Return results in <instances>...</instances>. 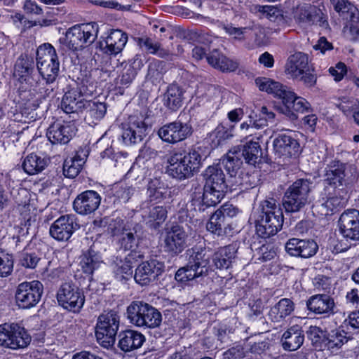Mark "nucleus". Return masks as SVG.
Segmentation results:
<instances>
[{
	"instance_id": "nucleus-32",
	"label": "nucleus",
	"mask_w": 359,
	"mask_h": 359,
	"mask_svg": "<svg viewBox=\"0 0 359 359\" xmlns=\"http://www.w3.org/2000/svg\"><path fill=\"white\" fill-rule=\"evenodd\" d=\"M42 294V284L38 280L24 283V309L36 305Z\"/></svg>"
},
{
	"instance_id": "nucleus-58",
	"label": "nucleus",
	"mask_w": 359,
	"mask_h": 359,
	"mask_svg": "<svg viewBox=\"0 0 359 359\" xmlns=\"http://www.w3.org/2000/svg\"><path fill=\"white\" fill-rule=\"evenodd\" d=\"M137 74V70L131 65H126L120 79L121 84L127 85L132 82Z\"/></svg>"
},
{
	"instance_id": "nucleus-11",
	"label": "nucleus",
	"mask_w": 359,
	"mask_h": 359,
	"mask_svg": "<svg viewBox=\"0 0 359 359\" xmlns=\"http://www.w3.org/2000/svg\"><path fill=\"white\" fill-rule=\"evenodd\" d=\"M57 300L65 309L78 313L85 302V296L80 289L72 281L63 283L57 292Z\"/></svg>"
},
{
	"instance_id": "nucleus-40",
	"label": "nucleus",
	"mask_w": 359,
	"mask_h": 359,
	"mask_svg": "<svg viewBox=\"0 0 359 359\" xmlns=\"http://www.w3.org/2000/svg\"><path fill=\"white\" fill-rule=\"evenodd\" d=\"M102 262L100 257L93 250H90L88 252L83 254L80 265L85 273L92 274L93 271L100 268Z\"/></svg>"
},
{
	"instance_id": "nucleus-47",
	"label": "nucleus",
	"mask_w": 359,
	"mask_h": 359,
	"mask_svg": "<svg viewBox=\"0 0 359 359\" xmlns=\"http://www.w3.org/2000/svg\"><path fill=\"white\" fill-rule=\"evenodd\" d=\"M36 54L37 65L42 62H49L50 61L57 58L54 47L48 43L40 46L37 48Z\"/></svg>"
},
{
	"instance_id": "nucleus-8",
	"label": "nucleus",
	"mask_w": 359,
	"mask_h": 359,
	"mask_svg": "<svg viewBox=\"0 0 359 359\" xmlns=\"http://www.w3.org/2000/svg\"><path fill=\"white\" fill-rule=\"evenodd\" d=\"M312 182L308 180L299 179L287 189L283 198V205L287 212L302 210L311 202Z\"/></svg>"
},
{
	"instance_id": "nucleus-26",
	"label": "nucleus",
	"mask_w": 359,
	"mask_h": 359,
	"mask_svg": "<svg viewBox=\"0 0 359 359\" xmlns=\"http://www.w3.org/2000/svg\"><path fill=\"white\" fill-rule=\"evenodd\" d=\"M87 156L88 151L81 148L73 157L67 158L63 165L64 175L69 178H74L77 176L81 170Z\"/></svg>"
},
{
	"instance_id": "nucleus-33",
	"label": "nucleus",
	"mask_w": 359,
	"mask_h": 359,
	"mask_svg": "<svg viewBox=\"0 0 359 359\" xmlns=\"http://www.w3.org/2000/svg\"><path fill=\"white\" fill-rule=\"evenodd\" d=\"M121 337L118 344L121 349L126 352L140 347L145 340L142 334L130 330L125 331Z\"/></svg>"
},
{
	"instance_id": "nucleus-49",
	"label": "nucleus",
	"mask_w": 359,
	"mask_h": 359,
	"mask_svg": "<svg viewBox=\"0 0 359 359\" xmlns=\"http://www.w3.org/2000/svg\"><path fill=\"white\" fill-rule=\"evenodd\" d=\"M88 109L90 116L95 120L102 119L107 111V106L104 102L95 101H85V107Z\"/></svg>"
},
{
	"instance_id": "nucleus-59",
	"label": "nucleus",
	"mask_w": 359,
	"mask_h": 359,
	"mask_svg": "<svg viewBox=\"0 0 359 359\" xmlns=\"http://www.w3.org/2000/svg\"><path fill=\"white\" fill-rule=\"evenodd\" d=\"M207 95L212 107L217 109L222 100L221 92L217 88L211 87L208 89Z\"/></svg>"
},
{
	"instance_id": "nucleus-24",
	"label": "nucleus",
	"mask_w": 359,
	"mask_h": 359,
	"mask_svg": "<svg viewBox=\"0 0 359 359\" xmlns=\"http://www.w3.org/2000/svg\"><path fill=\"white\" fill-rule=\"evenodd\" d=\"M309 311L316 314L334 313L335 306L334 299L327 294H321L311 296L306 302Z\"/></svg>"
},
{
	"instance_id": "nucleus-41",
	"label": "nucleus",
	"mask_w": 359,
	"mask_h": 359,
	"mask_svg": "<svg viewBox=\"0 0 359 359\" xmlns=\"http://www.w3.org/2000/svg\"><path fill=\"white\" fill-rule=\"evenodd\" d=\"M262 156V149L259 142L254 140V137L247 141L243 146L241 156H243L246 162L251 165H255L259 158Z\"/></svg>"
},
{
	"instance_id": "nucleus-27",
	"label": "nucleus",
	"mask_w": 359,
	"mask_h": 359,
	"mask_svg": "<svg viewBox=\"0 0 359 359\" xmlns=\"http://www.w3.org/2000/svg\"><path fill=\"white\" fill-rule=\"evenodd\" d=\"M128 41V35L120 29L112 30L106 38L105 53L117 55L121 53Z\"/></svg>"
},
{
	"instance_id": "nucleus-45",
	"label": "nucleus",
	"mask_w": 359,
	"mask_h": 359,
	"mask_svg": "<svg viewBox=\"0 0 359 359\" xmlns=\"http://www.w3.org/2000/svg\"><path fill=\"white\" fill-rule=\"evenodd\" d=\"M147 193L149 197L154 200L163 199L170 195L168 188L158 179L152 180L149 182Z\"/></svg>"
},
{
	"instance_id": "nucleus-51",
	"label": "nucleus",
	"mask_w": 359,
	"mask_h": 359,
	"mask_svg": "<svg viewBox=\"0 0 359 359\" xmlns=\"http://www.w3.org/2000/svg\"><path fill=\"white\" fill-rule=\"evenodd\" d=\"M167 217V211L163 206L151 207L147 212H145L144 217L148 222H156L160 224L163 222Z\"/></svg>"
},
{
	"instance_id": "nucleus-55",
	"label": "nucleus",
	"mask_w": 359,
	"mask_h": 359,
	"mask_svg": "<svg viewBox=\"0 0 359 359\" xmlns=\"http://www.w3.org/2000/svg\"><path fill=\"white\" fill-rule=\"evenodd\" d=\"M316 15L311 10V8H301L297 15V20L299 22H302L306 25H311L315 21Z\"/></svg>"
},
{
	"instance_id": "nucleus-16",
	"label": "nucleus",
	"mask_w": 359,
	"mask_h": 359,
	"mask_svg": "<svg viewBox=\"0 0 359 359\" xmlns=\"http://www.w3.org/2000/svg\"><path fill=\"white\" fill-rule=\"evenodd\" d=\"M191 134V127L187 123L173 121L163 126L158 131V136L168 143L175 144L187 138Z\"/></svg>"
},
{
	"instance_id": "nucleus-57",
	"label": "nucleus",
	"mask_w": 359,
	"mask_h": 359,
	"mask_svg": "<svg viewBox=\"0 0 359 359\" xmlns=\"http://www.w3.org/2000/svg\"><path fill=\"white\" fill-rule=\"evenodd\" d=\"M120 243L126 250H131L137 245L136 238L132 232H123L120 238Z\"/></svg>"
},
{
	"instance_id": "nucleus-6",
	"label": "nucleus",
	"mask_w": 359,
	"mask_h": 359,
	"mask_svg": "<svg viewBox=\"0 0 359 359\" xmlns=\"http://www.w3.org/2000/svg\"><path fill=\"white\" fill-rule=\"evenodd\" d=\"M27 64L24 66V93L27 95H24L27 99L26 103L24 104V114L27 113L25 110L30 109L31 111L28 114L30 115V118L26 116L28 118L27 122L31 121H35L37 117V114L34 111L39 107L38 97V88L40 81V74L34 68V60L32 57L30 58L27 57ZM24 122H27L24 120Z\"/></svg>"
},
{
	"instance_id": "nucleus-3",
	"label": "nucleus",
	"mask_w": 359,
	"mask_h": 359,
	"mask_svg": "<svg viewBox=\"0 0 359 359\" xmlns=\"http://www.w3.org/2000/svg\"><path fill=\"white\" fill-rule=\"evenodd\" d=\"M167 162L168 174L174 178L184 180L198 171L201 165V156L196 150L188 152L173 151L168 157Z\"/></svg>"
},
{
	"instance_id": "nucleus-12",
	"label": "nucleus",
	"mask_w": 359,
	"mask_h": 359,
	"mask_svg": "<svg viewBox=\"0 0 359 359\" xmlns=\"http://www.w3.org/2000/svg\"><path fill=\"white\" fill-rule=\"evenodd\" d=\"M119 326V317L114 312L100 316L96 326L95 335L98 342L104 347L114 345Z\"/></svg>"
},
{
	"instance_id": "nucleus-9",
	"label": "nucleus",
	"mask_w": 359,
	"mask_h": 359,
	"mask_svg": "<svg viewBox=\"0 0 359 359\" xmlns=\"http://www.w3.org/2000/svg\"><path fill=\"white\" fill-rule=\"evenodd\" d=\"M98 31V25L95 22L74 25L67 31L63 43L73 51L82 50L96 40Z\"/></svg>"
},
{
	"instance_id": "nucleus-34",
	"label": "nucleus",
	"mask_w": 359,
	"mask_h": 359,
	"mask_svg": "<svg viewBox=\"0 0 359 359\" xmlns=\"http://www.w3.org/2000/svg\"><path fill=\"white\" fill-rule=\"evenodd\" d=\"M346 165L339 161L334 162L326 171L325 180L335 187L341 186L346 177Z\"/></svg>"
},
{
	"instance_id": "nucleus-5",
	"label": "nucleus",
	"mask_w": 359,
	"mask_h": 359,
	"mask_svg": "<svg viewBox=\"0 0 359 359\" xmlns=\"http://www.w3.org/2000/svg\"><path fill=\"white\" fill-rule=\"evenodd\" d=\"M203 203L207 207L215 206L224 198L227 189L225 175L219 165L208 166L203 172Z\"/></svg>"
},
{
	"instance_id": "nucleus-39",
	"label": "nucleus",
	"mask_w": 359,
	"mask_h": 359,
	"mask_svg": "<svg viewBox=\"0 0 359 359\" xmlns=\"http://www.w3.org/2000/svg\"><path fill=\"white\" fill-rule=\"evenodd\" d=\"M164 103L171 110H176L181 107L182 103V91L181 88L172 84L168 86L164 95Z\"/></svg>"
},
{
	"instance_id": "nucleus-28",
	"label": "nucleus",
	"mask_w": 359,
	"mask_h": 359,
	"mask_svg": "<svg viewBox=\"0 0 359 359\" xmlns=\"http://www.w3.org/2000/svg\"><path fill=\"white\" fill-rule=\"evenodd\" d=\"M85 101L77 89H71L64 95L61 108L67 114L77 112L85 107Z\"/></svg>"
},
{
	"instance_id": "nucleus-7",
	"label": "nucleus",
	"mask_w": 359,
	"mask_h": 359,
	"mask_svg": "<svg viewBox=\"0 0 359 359\" xmlns=\"http://www.w3.org/2000/svg\"><path fill=\"white\" fill-rule=\"evenodd\" d=\"M314 69L310 65L308 55L296 52L290 55L285 65V73L291 79L302 81L309 87L316 83Z\"/></svg>"
},
{
	"instance_id": "nucleus-19",
	"label": "nucleus",
	"mask_w": 359,
	"mask_h": 359,
	"mask_svg": "<svg viewBox=\"0 0 359 359\" xmlns=\"http://www.w3.org/2000/svg\"><path fill=\"white\" fill-rule=\"evenodd\" d=\"M273 150L278 158L289 159L298 154L299 144L291 136L280 135L273 140Z\"/></svg>"
},
{
	"instance_id": "nucleus-43",
	"label": "nucleus",
	"mask_w": 359,
	"mask_h": 359,
	"mask_svg": "<svg viewBox=\"0 0 359 359\" xmlns=\"http://www.w3.org/2000/svg\"><path fill=\"white\" fill-rule=\"evenodd\" d=\"M42 12L41 8H39L34 1L31 0H27L24 4V27L30 28L36 25H41L40 21L37 18L29 19V15H38Z\"/></svg>"
},
{
	"instance_id": "nucleus-44",
	"label": "nucleus",
	"mask_w": 359,
	"mask_h": 359,
	"mask_svg": "<svg viewBox=\"0 0 359 359\" xmlns=\"http://www.w3.org/2000/svg\"><path fill=\"white\" fill-rule=\"evenodd\" d=\"M13 76L14 81L19 83V87L16 91L17 95L13 93L11 95V98L13 99V102L16 104V110L20 111L22 109V98L21 97L20 94L21 79L22 78V60L20 59V57L18 58L14 66Z\"/></svg>"
},
{
	"instance_id": "nucleus-22",
	"label": "nucleus",
	"mask_w": 359,
	"mask_h": 359,
	"mask_svg": "<svg viewBox=\"0 0 359 359\" xmlns=\"http://www.w3.org/2000/svg\"><path fill=\"white\" fill-rule=\"evenodd\" d=\"M22 328L15 323H4L0 325V346L11 349L20 347Z\"/></svg>"
},
{
	"instance_id": "nucleus-13",
	"label": "nucleus",
	"mask_w": 359,
	"mask_h": 359,
	"mask_svg": "<svg viewBox=\"0 0 359 359\" xmlns=\"http://www.w3.org/2000/svg\"><path fill=\"white\" fill-rule=\"evenodd\" d=\"M188 233L184 226L173 225L165 232L164 237L165 250L173 255L181 253L187 247Z\"/></svg>"
},
{
	"instance_id": "nucleus-35",
	"label": "nucleus",
	"mask_w": 359,
	"mask_h": 359,
	"mask_svg": "<svg viewBox=\"0 0 359 359\" xmlns=\"http://www.w3.org/2000/svg\"><path fill=\"white\" fill-rule=\"evenodd\" d=\"M236 250L233 245H227L217 251L213 262L217 269H227L235 258Z\"/></svg>"
},
{
	"instance_id": "nucleus-1",
	"label": "nucleus",
	"mask_w": 359,
	"mask_h": 359,
	"mask_svg": "<svg viewBox=\"0 0 359 359\" xmlns=\"http://www.w3.org/2000/svg\"><path fill=\"white\" fill-rule=\"evenodd\" d=\"M255 83L260 90L282 100L283 106L278 109L291 120L297 118V113H304L310 108V104L304 98L297 96L288 87L279 82L261 77L256 79Z\"/></svg>"
},
{
	"instance_id": "nucleus-2",
	"label": "nucleus",
	"mask_w": 359,
	"mask_h": 359,
	"mask_svg": "<svg viewBox=\"0 0 359 359\" xmlns=\"http://www.w3.org/2000/svg\"><path fill=\"white\" fill-rule=\"evenodd\" d=\"M254 217L257 233L263 238L275 235L283 224L282 209L280 204L273 198L264 201L260 204L257 212H254Z\"/></svg>"
},
{
	"instance_id": "nucleus-63",
	"label": "nucleus",
	"mask_w": 359,
	"mask_h": 359,
	"mask_svg": "<svg viewBox=\"0 0 359 359\" xmlns=\"http://www.w3.org/2000/svg\"><path fill=\"white\" fill-rule=\"evenodd\" d=\"M258 259L262 262L271 260L275 255V252L269 249V245H262L257 250Z\"/></svg>"
},
{
	"instance_id": "nucleus-46",
	"label": "nucleus",
	"mask_w": 359,
	"mask_h": 359,
	"mask_svg": "<svg viewBox=\"0 0 359 359\" xmlns=\"http://www.w3.org/2000/svg\"><path fill=\"white\" fill-rule=\"evenodd\" d=\"M46 164L43 158L36 154H31L24 160V171L29 175H34L43 170Z\"/></svg>"
},
{
	"instance_id": "nucleus-64",
	"label": "nucleus",
	"mask_w": 359,
	"mask_h": 359,
	"mask_svg": "<svg viewBox=\"0 0 359 359\" xmlns=\"http://www.w3.org/2000/svg\"><path fill=\"white\" fill-rule=\"evenodd\" d=\"M244 357L243 348L240 346L232 347L224 353V359H241Z\"/></svg>"
},
{
	"instance_id": "nucleus-38",
	"label": "nucleus",
	"mask_w": 359,
	"mask_h": 359,
	"mask_svg": "<svg viewBox=\"0 0 359 359\" xmlns=\"http://www.w3.org/2000/svg\"><path fill=\"white\" fill-rule=\"evenodd\" d=\"M266 126V121L262 118L252 120V116H249L248 121H244L240 125L239 133L241 137L247 139L248 137L255 136L257 140H259L260 135H257L256 130L264 127Z\"/></svg>"
},
{
	"instance_id": "nucleus-62",
	"label": "nucleus",
	"mask_w": 359,
	"mask_h": 359,
	"mask_svg": "<svg viewBox=\"0 0 359 359\" xmlns=\"http://www.w3.org/2000/svg\"><path fill=\"white\" fill-rule=\"evenodd\" d=\"M226 58V56L219 53L217 50H214L207 56L208 63L213 67H217V64L215 63H218L219 65H222Z\"/></svg>"
},
{
	"instance_id": "nucleus-60",
	"label": "nucleus",
	"mask_w": 359,
	"mask_h": 359,
	"mask_svg": "<svg viewBox=\"0 0 359 359\" xmlns=\"http://www.w3.org/2000/svg\"><path fill=\"white\" fill-rule=\"evenodd\" d=\"M216 138H217V144H220L222 141L229 139L232 136L231 130H229L224 126L219 125L212 133Z\"/></svg>"
},
{
	"instance_id": "nucleus-56",
	"label": "nucleus",
	"mask_w": 359,
	"mask_h": 359,
	"mask_svg": "<svg viewBox=\"0 0 359 359\" xmlns=\"http://www.w3.org/2000/svg\"><path fill=\"white\" fill-rule=\"evenodd\" d=\"M191 196H192V202L193 203H198L201 204L205 205L203 203V187L197 182L193 181L191 183Z\"/></svg>"
},
{
	"instance_id": "nucleus-14",
	"label": "nucleus",
	"mask_w": 359,
	"mask_h": 359,
	"mask_svg": "<svg viewBox=\"0 0 359 359\" xmlns=\"http://www.w3.org/2000/svg\"><path fill=\"white\" fill-rule=\"evenodd\" d=\"M339 231L346 240L359 241V211L355 209L345 210L339 219Z\"/></svg>"
},
{
	"instance_id": "nucleus-37",
	"label": "nucleus",
	"mask_w": 359,
	"mask_h": 359,
	"mask_svg": "<svg viewBox=\"0 0 359 359\" xmlns=\"http://www.w3.org/2000/svg\"><path fill=\"white\" fill-rule=\"evenodd\" d=\"M222 163L231 176L236 175L243 163L241 151L236 149L229 150L222 158Z\"/></svg>"
},
{
	"instance_id": "nucleus-25",
	"label": "nucleus",
	"mask_w": 359,
	"mask_h": 359,
	"mask_svg": "<svg viewBox=\"0 0 359 359\" xmlns=\"http://www.w3.org/2000/svg\"><path fill=\"white\" fill-rule=\"evenodd\" d=\"M304 334L302 327L295 325L289 327L283 334L281 341L285 350L293 351L303 344Z\"/></svg>"
},
{
	"instance_id": "nucleus-53",
	"label": "nucleus",
	"mask_w": 359,
	"mask_h": 359,
	"mask_svg": "<svg viewBox=\"0 0 359 359\" xmlns=\"http://www.w3.org/2000/svg\"><path fill=\"white\" fill-rule=\"evenodd\" d=\"M13 268V256L5 250H0V276L6 277L11 274Z\"/></svg>"
},
{
	"instance_id": "nucleus-31",
	"label": "nucleus",
	"mask_w": 359,
	"mask_h": 359,
	"mask_svg": "<svg viewBox=\"0 0 359 359\" xmlns=\"http://www.w3.org/2000/svg\"><path fill=\"white\" fill-rule=\"evenodd\" d=\"M142 258L143 255L140 252L132 250L126 257L124 262L118 266L115 272L116 278L121 280L132 277L134 264H137Z\"/></svg>"
},
{
	"instance_id": "nucleus-29",
	"label": "nucleus",
	"mask_w": 359,
	"mask_h": 359,
	"mask_svg": "<svg viewBox=\"0 0 359 359\" xmlns=\"http://www.w3.org/2000/svg\"><path fill=\"white\" fill-rule=\"evenodd\" d=\"M294 310V302L290 299L283 298L271 309L269 316L271 321L279 323L289 316Z\"/></svg>"
},
{
	"instance_id": "nucleus-23",
	"label": "nucleus",
	"mask_w": 359,
	"mask_h": 359,
	"mask_svg": "<svg viewBox=\"0 0 359 359\" xmlns=\"http://www.w3.org/2000/svg\"><path fill=\"white\" fill-rule=\"evenodd\" d=\"M285 250L292 256L308 258L316 254L318 245L313 240H300L293 238L286 243Z\"/></svg>"
},
{
	"instance_id": "nucleus-17",
	"label": "nucleus",
	"mask_w": 359,
	"mask_h": 359,
	"mask_svg": "<svg viewBox=\"0 0 359 359\" xmlns=\"http://www.w3.org/2000/svg\"><path fill=\"white\" fill-rule=\"evenodd\" d=\"M164 264L156 259H151L140 264L135 270L134 278L142 285H147L154 280L163 271Z\"/></svg>"
},
{
	"instance_id": "nucleus-10",
	"label": "nucleus",
	"mask_w": 359,
	"mask_h": 359,
	"mask_svg": "<svg viewBox=\"0 0 359 359\" xmlns=\"http://www.w3.org/2000/svg\"><path fill=\"white\" fill-rule=\"evenodd\" d=\"M127 317L137 327L155 328L162 321L161 313L154 307L141 301L132 302L127 308Z\"/></svg>"
},
{
	"instance_id": "nucleus-42",
	"label": "nucleus",
	"mask_w": 359,
	"mask_h": 359,
	"mask_svg": "<svg viewBox=\"0 0 359 359\" xmlns=\"http://www.w3.org/2000/svg\"><path fill=\"white\" fill-rule=\"evenodd\" d=\"M38 72L47 83H53L58 75L59 62L57 58L49 62H42L37 65Z\"/></svg>"
},
{
	"instance_id": "nucleus-20",
	"label": "nucleus",
	"mask_w": 359,
	"mask_h": 359,
	"mask_svg": "<svg viewBox=\"0 0 359 359\" xmlns=\"http://www.w3.org/2000/svg\"><path fill=\"white\" fill-rule=\"evenodd\" d=\"M76 128L69 123L55 122L48 128L46 136L52 144H67L75 135Z\"/></svg>"
},
{
	"instance_id": "nucleus-18",
	"label": "nucleus",
	"mask_w": 359,
	"mask_h": 359,
	"mask_svg": "<svg viewBox=\"0 0 359 359\" xmlns=\"http://www.w3.org/2000/svg\"><path fill=\"white\" fill-rule=\"evenodd\" d=\"M76 226L74 215H63L56 219L50 226V234L55 240L67 241L72 236Z\"/></svg>"
},
{
	"instance_id": "nucleus-36",
	"label": "nucleus",
	"mask_w": 359,
	"mask_h": 359,
	"mask_svg": "<svg viewBox=\"0 0 359 359\" xmlns=\"http://www.w3.org/2000/svg\"><path fill=\"white\" fill-rule=\"evenodd\" d=\"M207 229L217 236L226 234L231 230L227 219L220 214V212H215L210 218L207 224Z\"/></svg>"
},
{
	"instance_id": "nucleus-15",
	"label": "nucleus",
	"mask_w": 359,
	"mask_h": 359,
	"mask_svg": "<svg viewBox=\"0 0 359 359\" xmlns=\"http://www.w3.org/2000/svg\"><path fill=\"white\" fill-rule=\"evenodd\" d=\"M122 139L126 144L130 145L140 142L147 134V126L140 118L131 116L126 123H123Z\"/></svg>"
},
{
	"instance_id": "nucleus-61",
	"label": "nucleus",
	"mask_w": 359,
	"mask_h": 359,
	"mask_svg": "<svg viewBox=\"0 0 359 359\" xmlns=\"http://www.w3.org/2000/svg\"><path fill=\"white\" fill-rule=\"evenodd\" d=\"M329 72L334 76V80L339 81L342 79L346 73V67L344 63L339 62L334 67H330Z\"/></svg>"
},
{
	"instance_id": "nucleus-54",
	"label": "nucleus",
	"mask_w": 359,
	"mask_h": 359,
	"mask_svg": "<svg viewBox=\"0 0 359 359\" xmlns=\"http://www.w3.org/2000/svg\"><path fill=\"white\" fill-rule=\"evenodd\" d=\"M224 29L229 36H231L234 39L239 41L244 40L245 39V35L248 32V29L246 27H236L232 25H224Z\"/></svg>"
},
{
	"instance_id": "nucleus-50",
	"label": "nucleus",
	"mask_w": 359,
	"mask_h": 359,
	"mask_svg": "<svg viewBox=\"0 0 359 359\" xmlns=\"http://www.w3.org/2000/svg\"><path fill=\"white\" fill-rule=\"evenodd\" d=\"M346 203V198L338 196H333L327 198L320 205L322 214L329 215L339 208L343 207Z\"/></svg>"
},
{
	"instance_id": "nucleus-48",
	"label": "nucleus",
	"mask_w": 359,
	"mask_h": 359,
	"mask_svg": "<svg viewBox=\"0 0 359 359\" xmlns=\"http://www.w3.org/2000/svg\"><path fill=\"white\" fill-rule=\"evenodd\" d=\"M346 332L344 330H332L327 337L326 346L328 350L339 348L343 344L346 343L348 337Z\"/></svg>"
},
{
	"instance_id": "nucleus-52",
	"label": "nucleus",
	"mask_w": 359,
	"mask_h": 359,
	"mask_svg": "<svg viewBox=\"0 0 359 359\" xmlns=\"http://www.w3.org/2000/svg\"><path fill=\"white\" fill-rule=\"evenodd\" d=\"M113 190L114 196L124 203L127 202L135 193V189L132 186L124 183L115 184Z\"/></svg>"
},
{
	"instance_id": "nucleus-4",
	"label": "nucleus",
	"mask_w": 359,
	"mask_h": 359,
	"mask_svg": "<svg viewBox=\"0 0 359 359\" xmlns=\"http://www.w3.org/2000/svg\"><path fill=\"white\" fill-rule=\"evenodd\" d=\"M187 263L179 269L175 273V279L184 282L199 277L206 276L210 271V254L204 249L193 248L187 251Z\"/></svg>"
},
{
	"instance_id": "nucleus-21",
	"label": "nucleus",
	"mask_w": 359,
	"mask_h": 359,
	"mask_svg": "<svg viewBox=\"0 0 359 359\" xmlns=\"http://www.w3.org/2000/svg\"><path fill=\"white\" fill-rule=\"evenodd\" d=\"M101 201V197L95 191H86L79 194L74 201V209L80 215H88L95 211Z\"/></svg>"
},
{
	"instance_id": "nucleus-30",
	"label": "nucleus",
	"mask_w": 359,
	"mask_h": 359,
	"mask_svg": "<svg viewBox=\"0 0 359 359\" xmlns=\"http://www.w3.org/2000/svg\"><path fill=\"white\" fill-rule=\"evenodd\" d=\"M136 41L140 48L148 54L156 55L164 59H170L172 55L169 50L162 47L161 43L153 41L149 37H139Z\"/></svg>"
}]
</instances>
